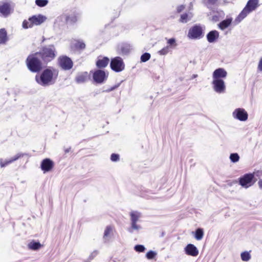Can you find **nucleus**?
Returning a JSON list of instances; mask_svg holds the SVG:
<instances>
[{"label": "nucleus", "mask_w": 262, "mask_h": 262, "mask_svg": "<svg viewBox=\"0 0 262 262\" xmlns=\"http://www.w3.org/2000/svg\"><path fill=\"white\" fill-rule=\"evenodd\" d=\"M241 256L242 259L245 261L249 260L251 258V255L248 252H244L242 253Z\"/></svg>", "instance_id": "obj_29"}, {"label": "nucleus", "mask_w": 262, "mask_h": 262, "mask_svg": "<svg viewBox=\"0 0 262 262\" xmlns=\"http://www.w3.org/2000/svg\"><path fill=\"white\" fill-rule=\"evenodd\" d=\"M197 76H198V75H197V74H193V75L192 76V79L195 78H196Z\"/></svg>", "instance_id": "obj_45"}, {"label": "nucleus", "mask_w": 262, "mask_h": 262, "mask_svg": "<svg viewBox=\"0 0 262 262\" xmlns=\"http://www.w3.org/2000/svg\"><path fill=\"white\" fill-rule=\"evenodd\" d=\"M14 10V6L10 3H0V16L6 17Z\"/></svg>", "instance_id": "obj_9"}, {"label": "nucleus", "mask_w": 262, "mask_h": 262, "mask_svg": "<svg viewBox=\"0 0 262 262\" xmlns=\"http://www.w3.org/2000/svg\"><path fill=\"white\" fill-rule=\"evenodd\" d=\"M145 249L144 246L141 245H137L135 247V250L137 252H142L144 251Z\"/></svg>", "instance_id": "obj_36"}, {"label": "nucleus", "mask_w": 262, "mask_h": 262, "mask_svg": "<svg viewBox=\"0 0 262 262\" xmlns=\"http://www.w3.org/2000/svg\"><path fill=\"white\" fill-rule=\"evenodd\" d=\"M55 48L53 45L45 47L41 52H38L42 59L45 62L51 61L55 57Z\"/></svg>", "instance_id": "obj_3"}, {"label": "nucleus", "mask_w": 262, "mask_h": 262, "mask_svg": "<svg viewBox=\"0 0 262 262\" xmlns=\"http://www.w3.org/2000/svg\"><path fill=\"white\" fill-rule=\"evenodd\" d=\"M58 76V70L49 67L44 70L39 76L36 75L35 80L39 85L42 86H48L55 83Z\"/></svg>", "instance_id": "obj_1"}, {"label": "nucleus", "mask_w": 262, "mask_h": 262, "mask_svg": "<svg viewBox=\"0 0 262 262\" xmlns=\"http://www.w3.org/2000/svg\"><path fill=\"white\" fill-rule=\"evenodd\" d=\"M28 246L30 249L37 250L41 248V245L39 242L33 241L28 244Z\"/></svg>", "instance_id": "obj_26"}, {"label": "nucleus", "mask_w": 262, "mask_h": 262, "mask_svg": "<svg viewBox=\"0 0 262 262\" xmlns=\"http://www.w3.org/2000/svg\"><path fill=\"white\" fill-rule=\"evenodd\" d=\"M258 185L260 189H262V180H260L258 182Z\"/></svg>", "instance_id": "obj_44"}, {"label": "nucleus", "mask_w": 262, "mask_h": 262, "mask_svg": "<svg viewBox=\"0 0 262 262\" xmlns=\"http://www.w3.org/2000/svg\"><path fill=\"white\" fill-rule=\"evenodd\" d=\"M98 252L97 250L94 251L93 252L91 253V254L89 256V259L90 260L93 259L96 256V255L98 254Z\"/></svg>", "instance_id": "obj_40"}, {"label": "nucleus", "mask_w": 262, "mask_h": 262, "mask_svg": "<svg viewBox=\"0 0 262 262\" xmlns=\"http://www.w3.org/2000/svg\"><path fill=\"white\" fill-rule=\"evenodd\" d=\"M188 37L190 39H198L203 36V28L201 25H195L188 31Z\"/></svg>", "instance_id": "obj_7"}, {"label": "nucleus", "mask_w": 262, "mask_h": 262, "mask_svg": "<svg viewBox=\"0 0 262 262\" xmlns=\"http://www.w3.org/2000/svg\"><path fill=\"white\" fill-rule=\"evenodd\" d=\"M232 18H227L221 21L219 25L220 29L224 30L228 28L231 24Z\"/></svg>", "instance_id": "obj_24"}, {"label": "nucleus", "mask_w": 262, "mask_h": 262, "mask_svg": "<svg viewBox=\"0 0 262 262\" xmlns=\"http://www.w3.org/2000/svg\"><path fill=\"white\" fill-rule=\"evenodd\" d=\"M206 37L209 42H214L219 37V32L216 30L211 31L207 34Z\"/></svg>", "instance_id": "obj_19"}, {"label": "nucleus", "mask_w": 262, "mask_h": 262, "mask_svg": "<svg viewBox=\"0 0 262 262\" xmlns=\"http://www.w3.org/2000/svg\"><path fill=\"white\" fill-rule=\"evenodd\" d=\"M215 17H217L216 16H213V19H215Z\"/></svg>", "instance_id": "obj_48"}, {"label": "nucleus", "mask_w": 262, "mask_h": 262, "mask_svg": "<svg viewBox=\"0 0 262 262\" xmlns=\"http://www.w3.org/2000/svg\"><path fill=\"white\" fill-rule=\"evenodd\" d=\"M230 160L233 163L237 162L239 160V156L237 153H233L230 155Z\"/></svg>", "instance_id": "obj_28"}, {"label": "nucleus", "mask_w": 262, "mask_h": 262, "mask_svg": "<svg viewBox=\"0 0 262 262\" xmlns=\"http://www.w3.org/2000/svg\"><path fill=\"white\" fill-rule=\"evenodd\" d=\"M119 86V84L115 85V86H113L110 88L108 90H106V92L112 91L114 90L115 89H116V88H117Z\"/></svg>", "instance_id": "obj_43"}, {"label": "nucleus", "mask_w": 262, "mask_h": 262, "mask_svg": "<svg viewBox=\"0 0 262 262\" xmlns=\"http://www.w3.org/2000/svg\"><path fill=\"white\" fill-rule=\"evenodd\" d=\"M167 43L172 47H176L177 46V43L176 42V39L173 38H170L167 40Z\"/></svg>", "instance_id": "obj_37"}, {"label": "nucleus", "mask_w": 262, "mask_h": 262, "mask_svg": "<svg viewBox=\"0 0 262 262\" xmlns=\"http://www.w3.org/2000/svg\"><path fill=\"white\" fill-rule=\"evenodd\" d=\"M40 55L38 53L30 55L26 59V64L29 70L32 72H38L42 68Z\"/></svg>", "instance_id": "obj_2"}, {"label": "nucleus", "mask_w": 262, "mask_h": 262, "mask_svg": "<svg viewBox=\"0 0 262 262\" xmlns=\"http://www.w3.org/2000/svg\"><path fill=\"white\" fill-rule=\"evenodd\" d=\"M185 9V6L183 5H181L179 6L177 8V11L178 13H180Z\"/></svg>", "instance_id": "obj_41"}, {"label": "nucleus", "mask_w": 262, "mask_h": 262, "mask_svg": "<svg viewBox=\"0 0 262 262\" xmlns=\"http://www.w3.org/2000/svg\"><path fill=\"white\" fill-rule=\"evenodd\" d=\"M257 68L258 70L262 71V57L260 58L259 61Z\"/></svg>", "instance_id": "obj_42"}, {"label": "nucleus", "mask_w": 262, "mask_h": 262, "mask_svg": "<svg viewBox=\"0 0 262 262\" xmlns=\"http://www.w3.org/2000/svg\"><path fill=\"white\" fill-rule=\"evenodd\" d=\"M66 21L67 23H74L76 21V18L75 16H67Z\"/></svg>", "instance_id": "obj_39"}, {"label": "nucleus", "mask_w": 262, "mask_h": 262, "mask_svg": "<svg viewBox=\"0 0 262 262\" xmlns=\"http://www.w3.org/2000/svg\"><path fill=\"white\" fill-rule=\"evenodd\" d=\"M189 9H190V10L192 9V4L191 3L190 4Z\"/></svg>", "instance_id": "obj_47"}, {"label": "nucleus", "mask_w": 262, "mask_h": 262, "mask_svg": "<svg viewBox=\"0 0 262 262\" xmlns=\"http://www.w3.org/2000/svg\"><path fill=\"white\" fill-rule=\"evenodd\" d=\"M59 63L61 68L64 70H70L73 67V62L71 59L67 57H61L59 59Z\"/></svg>", "instance_id": "obj_14"}, {"label": "nucleus", "mask_w": 262, "mask_h": 262, "mask_svg": "<svg viewBox=\"0 0 262 262\" xmlns=\"http://www.w3.org/2000/svg\"><path fill=\"white\" fill-rule=\"evenodd\" d=\"M204 236V231L203 229L202 228H198L196 230L194 234V237L195 238L198 240L200 241L201 240Z\"/></svg>", "instance_id": "obj_27"}, {"label": "nucleus", "mask_w": 262, "mask_h": 262, "mask_svg": "<svg viewBox=\"0 0 262 262\" xmlns=\"http://www.w3.org/2000/svg\"><path fill=\"white\" fill-rule=\"evenodd\" d=\"M253 173H247L239 178V184L244 188H248L255 183Z\"/></svg>", "instance_id": "obj_8"}, {"label": "nucleus", "mask_w": 262, "mask_h": 262, "mask_svg": "<svg viewBox=\"0 0 262 262\" xmlns=\"http://www.w3.org/2000/svg\"><path fill=\"white\" fill-rule=\"evenodd\" d=\"M185 251L186 254L192 256H196L199 254L197 248L193 244H188L185 248Z\"/></svg>", "instance_id": "obj_18"}, {"label": "nucleus", "mask_w": 262, "mask_h": 262, "mask_svg": "<svg viewBox=\"0 0 262 262\" xmlns=\"http://www.w3.org/2000/svg\"><path fill=\"white\" fill-rule=\"evenodd\" d=\"M109 61L110 60L107 57H98L96 66L99 69L104 68L108 65Z\"/></svg>", "instance_id": "obj_20"}, {"label": "nucleus", "mask_w": 262, "mask_h": 262, "mask_svg": "<svg viewBox=\"0 0 262 262\" xmlns=\"http://www.w3.org/2000/svg\"><path fill=\"white\" fill-rule=\"evenodd\" d=\"M258 6V0H249L246 7L238 16L239 20L243 19L251 12L255 10Z\"/></svg>", "instance_id": "obj_4"}, {"label": "nucleus", "mask_w": 262, "mask_h": 262, "mask_svg": "<svg viewBox=\"0 0 262 262\" xmlns=\"http://www.w3.org/2000/svg\"><path fill=\"white\" fill-rule=\"evenodd\" d=\"M70 148H67V149H66L65 150V152H66V153L69 152V151H70Z\"/></svg>", "instance_id": "obj_46"}, {"label": "nucleus", "mask_w": 262, "mask_h": 262, "mask_svg": "<svg viewBox=\"0 0 262 262\" xmlns=\"http://www.w3.org/2000/svg\"><path fill=\"white\" fill-rule=\"evenodd\" d=\"M121 50L123 54H127L130 51V47L129 45H124L121 47Z\"/></svg>", "instance_id": "obj_32"}, {"label": "nucleus", "mask_w": 262, "mask_h": 262, "mask_svg": "<svg viewBox=\"0 0 262 262\" xmlns=\"http://www.w3.org/2000/svg\"><path fill=\"white\" fill-rule=\"evenodd\" d=\"M214 91L219 94L224 93L226 91V85L223 80H214L212 82Z\"/></svg>", "instance_id": "obj_11"}, {"label": "nucleus", "mask_w": 262, "mask_h": 262, "mask_svg": "<svg viewBox=\"0 0 262 262\" xmlns=\"http://www.w3.org/2000/svg\"><path fill=\"white\" fill-rule=\"evenodd\" d=\"M110 66L111 69L115 72H121L124 69V64L122 58L116 57L112 59Z\"/></svg>", "instance_id": "obj_10"}, {"label": "nucleus", "mask_w": 262, "mask_h": 262, "mask_svg": "<svg viewBox=\"0 0 262 262\" xmlns=\"http://www.w3.org/2000/svg\"><path fill=\"white\" fill-rule=\"evenodd\" d=\"M75 47L77 49L83 50L85 48V45L82 41H77L75 43Z\"/></svg>", "instance_id": "obj_31"}, {"label": "nucleus", "mask_w": 262, "mask_h": 262, "mask_svg": "<svg viewBox=\"0 0 262 262\" xmlns=\"http://www.w3.org/2000/svg\"><path fill=\"white\" fill-rule=\"evenodd\" d=\"M8 40L7 33L5 29H0V44H5Z\"/></svg>", "instance_id": "obj_25"}, {"label": "nucleus", "mask_w": 262, "mask_h": 262, "mask_svg": "<svg viewBox=\"0 0 262 262\" xmlns=\"http://www.w3.org/2000/svg\"><path fill=\"white\" fill-rule=\"evenodd\" d=\"M193 15L191 12L183 13L181 15L179 21L182 23H186L191 19Z\"/></svg>", "instance_id": "obj_22"}, {"label": "nucleus", "mask_w": 262, "mask_h": 262, "mask_svg": "<svg viewBox=\"0 0 262 262\" xmlns=\"http://www.w3.org/2000/svg\"><path fill=\"white\" fill-rule=\"evenodd\" d=\"M89 79L88 72H84L79 73L75 78V80L77 83H82L86 81Z\"/></svg>", "instance_id": "obj_21"}, {"label": "nucleus", "mask_w": 262, "mask_h": 262, "mask_svg": "<svg viewBox=\"0 0 262 262\" xmlns=\"http://www.w3.org/2000/svg\"><path fill=\"white\" fill-rule=\"evenodd\" d=\"M112 231H113V228L111 226H107L106 227V228L104 230L103 237L104 241L105 242L108 241L110 239L111 235H112Z\"/></svg>", "instance_id": "obj_23"}, {"label": "nucleus", "mask_w": 262, "mask_h": 262, "mask_svg": "<svg viewBox=\"0 0 262 262\" xmlns=\"http://www.w3.org/2000/svg\"><path fill=\"white\" fill-rule=\"evenodd\" d=\"M111 160L113 162H117L119 160V155L116 154H113L111 156Z\"/></svg>", "instance_id": "obj_38"}, {"label": "nucleus", "mask_w": 262, "mask_h": 262, "mask_svg": "<svg viewBox=\"0 0 262 262\" xmlns=\"http://www.w3.org/2000/svg\"><path fill=\"white\" fill-rule=\"evenodd\" d=\"M130 227L127 230L130 233H133L134 231H139L141 229V226L137 224V222L141 217V213L136 211H132L130 212Z\"/></svg>", "instance_id": "obj_5"}, {"label": "nucleus", "mask_w": 262, "mask_h": 262, "mask_svg": "<svg viewBox=\"0 0 262 262\" xmlns=\"http://www.w3.org/2000/svg\"><path fill=\"white\" fill-rule=\"evenodd\" d=\"M156 255L157 253L156 252L150 250L146 253V256L147 259H153Z\"/></svg>", "instance_id": "obj_34"}, {"label": "nucleus", "mask_w": 262, "mask_h": 262, "mask_svg": "<svg viewBox=\"0 0 262 262\" xmlns=\"http://www.w3.org/2000/svg\"><path fill=\"white\" fill-rule=\"evenodd\" d=\"M26 154L19 152L14 157H12L9 160H6L4 161L2 159H0V165L1 167H4L7 165L13 163V162L17 160L18 159L23 157Z\"/></svg>", "instance_id": "obj_15"}, {"label": "nucleus", "mask_w": 262, "mask_h": 262, "mask_svg": "<svg viewBox=\"0 0 262 262\" xmlns=\"http://www.w3.org/2000/svg\"><path fill=\"white\" fill-rule=\"evenodd\" d=\"M46 17L42 15H34L29 18L28 20H24L23 23V27L24 28H31L34 25H39L43 23Z\"/></svg>", "instance_id": "obj_6"}, {"label": "nucleus", "mask_w": 262, "mask_h": 262, "mask_svg": "<svg viewBox=\"0 0 262 262\" xmlns=\"http://www.w3.org/2000/svg\"><path fill=\"white\" fill-rule=\"evenodd\" d=\"M48 0H36L35 4L39 7H42L46 6L48 4Z\"/></svg>", "instance_id": "obj_30"}, {"label": "nucleus", "mask_w": 262, "mask_h": 262, "mask_svg": "<svg viewBox=\"0 0 262 262\" xmlns=\"http://www.w3.org/2000/svg\"><path fill=\"white\" fill-rule=\"evenodd\" d=\"M232 116L239 121H245L248 119V115L244 108H238L233 112Z\"/></svg>", "instance_id": "obj_12"}, {"label": "nucleus", "mask_w": 262, "mask_h": 262, "mask_svg": "<svg viewBox=\"0 0 262 262\" xmlns=\"http://www.w3.org/2000/svg\"><path fill=\"white\" fill-rule=\"evenodd\" d=\"M150 58V54L148 53H145L141 56V61L142 62H146Z\"/></svg>", "instance_id": "obj_33"}, {"label": "nucleus", "mask_w": 262, "mask_h": 262, "mask_svg": "<svg viewBox=\"0 0 262 262\" xmlns=\"http://www.w3.org/2000/svg\"><path fill=\"white\" fill-rule=\"evenodd\" d=\"M227 75V72L223 68H218L213 73L212 78L214 80H222L221 78H225Z\"/></svg>", "instance_id": "obj_16"}, {"label": "nucleus", "mask_w": 262, "mask_h": 262, "mask_svg": "<svg viewBox=\"0 0 262 262\" xmlns=\"http://www.w3.org/2000/svg\"><path fill=\"white\" fill-rule=\"evenodd\" d=\"M54 166V163L49 159H45L41 162L40 167L44 173L50 171Z\"/></svg>", "instance_id": "obj_17"}, {"label": "nucleus", "mask_w": 262, "mask_h": 262, "mask_svg": "<svg viewBox=\"0 0 262 262\" xmlns=\"http://www.w3.org/2000/svg\"><path fill=\"white\" fill-rule=\"evenodd\" d=\"M169 46H166L163 48L162 49L160 50L158 53L161 55H165L168 54L169 52Z\"/></svg>", "instance_id": "obj_35"}, {"label": "nucleus", "mask_w": 262, "mask_h": 262, "mask_svg": "<svg viewBox=\"0 0 262 262\" xmlns=\"http://www.w3.org/2000/svg\"><path fill=\"white\" fill-rule=\"evenodd\" d=\"M94 81L97 83H103L107 77L104 71L101 70H97L94 72L93 75Z\"/></svg>", "instance_id": "obj_13"}]
</instances>
